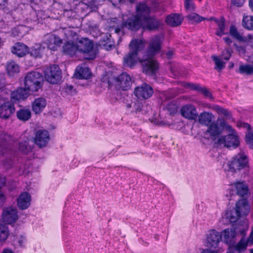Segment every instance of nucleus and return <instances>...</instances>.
Listing matches in <instances>:
<instances>
[{
	"instance_id": "obj_1",
	"label": "nucleus",
	"mask_w": 253,
	"mask_h": 253,
	"mask_svg": "<svg viewBox=\"0 0 253 253\" xmlns=\"http://www.w3.org/2000/svg\"><path fill=\"white\" fill-rule=\"evenodd\" d=\"M150 7L145 3H140L136 6V14H123V23L115 28V32L119 33L124 27L131 31H136L142 28L149 31L158 29L161 24L160 20L149 16Z\"/></svg>"
},
{
	"instance_id": "obj_2",
	"label": "nucleus",
	"mask_w": 253,
	"mask_h": 253,
	"mask_svg": "<svg viewBox=\"0 0 253 253\" xmlns=\"http://www.w3.org/2000/svg\"><path fill=\"white\" fill-rule=\"evenodd\" d=\"M163 41L162 36L152 38L149 42L146 55L143 58L139 60L143 67V72L146 74L153 75L158 70V63L152 58L160 50Z\"/></svg>"
},
{
	"instance_id": "obj_3",
	"label": "nucleus",
	"mask_w": 253,
	"mask_h": 253,
	"mask_svg": "<svg viewBox=\"0 0 253 253\" xmlns=\"http://www.w3.org/2000/svg\"><path fill=\"white\" fill-rule=\"evenodd\" d=\"M43 83L42 75L37 72L28 73L25 78L24 86L29 92L38 91Z\"/></svg>"
},
{
	"instance_id": "obj_4",
	"label": "nucleus",
	"mask_w": 253,
	"mask_h": 253,
	"mask_svg": "<svg viewBox=\"0 0 253 253\" xmlns=\"http://www.w3.org/2000/svg\"><path fill=\"white\" fill-rule=\"evenodd\" d=\"M76 43L78 52L82 53L85 59L91 60L95 58L97 53L92 41L87 38H81Z\"/></svg>"
},
{
	"instance_id": "obj_5",
	"label": "nucleus",
	"mask_w": 253,
	"mask_h": 253,
	"mask_svg": "<svg viewBox=\"0 0 253 253\" xmlns=\"http://www.w3.org/2000/svg\"><path fill=\"white\" fill-rule=\"evenodd\" d=\"M248 163L247 156L243 153H239L228 163V170L234 172L246 167Z\"/></svg>"
},
{
	"instance_id": "obj_6",
	"label": "nucleus",
	"mask_w": 253,
	"mask_h": 253,
	"mask_svg": "<svg viewBox=\"0 0 253 253\" xmlns=\"http://www.w3.org/2000/svg\"><path fill=\"white\" fill-rule=\"evenodd\" d=\"M61 71L56 65H52L44 71L45 79L51 84L57 83L61 79Z\"/></svg>"
},
{
	"instance_id": "obj_7",
	"label": "nucleus",
	"mask_w": 253,
	"mask_h": 253,
	"mask_svg": "<svg viewBox=\"0 0 253 253\" xmlns=\"http://www.w3.org/2000/svg\"><path fill=\"white\" fill-rule=\"evenodd\" d=\"M226 136L219 137L217 139V143L220 146L226 147H236L239 144L238 137L234 130Z\"/></svg>"
},
{
	"instance_id": "obj_8",
	"label": "nucleus",
	"mask_w": 253,
	"mask_h": 253,
	"mask_svg": "<svg viewBox=\"0 0 253 253\" xmlns=\"http://www.w3.org/2000/svg\"><path fill=\"white\" fill-rule=\"evenodd\" d=\"M181 115L188 120H195L198 116L196 107L192 104H187L182 106L180 110Z\"/></svg>"
},
{
	"instance_id": "obj_9",
	"label": "nucleus",
	"mask_w": 253,
	"mask_h": 253,
	"mask_svg": "<svg viewBox=\"0 0 253 253\" xmlns=\"http://www.w3.org/2000/svg\"><path fill=\"white\" fill-rule=\"evenodd\" d=\"M134 93L138 99H147L152 96L153 90L150 85L143 84L141 86L135 88Z\"/></svg>"
},
{
	"instance_id": "obj_10",
	"label": "nucleus",
	"mask_w": 253,
	"mask_h": 253,
	"mask_svg": "<svg viewBox=\"0 0 253 253\" xmlns=\"http://www.w3.org/2000/svg\"><path fill=\"white\" fill-rule=\"evenodd\" d=\"M221 239L220 234L214 230H211L208 235L206 246L213 249L220 248L219 244Z\"/></svg>"
},
{
	"instance_id": "obj_11",
	"label": "nucleus",
	"mask_w": 253,
	"mask_h": 253,
	"mask_svg": "<svg viewBox=\"0 0 253 253\" xmlns=\"http://www.w3.org/2000/svg\"><path fill=\"white\" fill-rule=\"evenodd\" d=\"M15 111L13 103L10 101L5 102L0 106V118L8 119L11 117Z\"/></svg>"
},
{
	"instance_id": "obj_12",
	"label": "nucleus",
	"mask_w": 253,
	"mask_h": 253,
	"mask_svg": "<svg viewBox=\"0 0 253 253\" xmlns=\"http://www.w3.org/2000/svg\"><path fill=\"white\" fill-rule=\"evenodd\" d=\"M44 43L47 47L52 50H56L62 43V40L58 37L53 34H47L44 36Z\"/></svg>"
},
{
	"instance_id": "obj_13",
	"label": "nucleus",
	"mask_w": 253,
	"mask_h": 253,
	"mask_svg": "<svg viewBox=\"0 0 253 253\" xmlns=\"http://www.w3.org/2000/svg\"><path fill=\"white\" fill-rule=\"evenodd\" d=\"M116 85L124 90L129 89L131 85V79L126 73L120 75L116 79Z\"/></svg>"
},
{
	"instance_id": "obj_14",
	"label": "nucleus",
	"mask_w": 253,
	"mask_h": 253,
	"mask_svg": "<svg viewBox=\"0 0 253 253\" xmlns=\"http://www.w3.org/2000/svg\"><path fill=\"white\" fill-rule=\"evenodd\" d=\"M34 140L35 143L40 147L45 146L49 140V134L48 131L44 129L38 130Z\"/></svg>"
},
{
	"instance_id": "obj_15",
	"label": "nucleus",
	"mask_w": 253,
	"mask_h": 253,
	"mask_svg": "<svg viewBox=\"0 0 253 253\" xmlns=\"http://www.w3.org/2000/svg\"><path fill=\"white\" fill-rule=\"evenodd\" d=\"M221 238L229 247L234 245L236 241V233L234 229H226L220 234Z\"/></svg>"
},
{
	"instance_id": "obj_16",
	"label": "nucleus",
	"mask_w": 253,
	"mask_h": 253,
	"mask_svg": "<svg viewBox=\"0 0 253 253\" xmlns=\"http://www.w3.org/2000/svg\"><path fill=\"white\" fill-rule=\"evenodd\" d=\"M2 218L7 224H12L18 219L16 209L14 208H7L2 213Z\"/></svg>"
},
{
	"instance_id": "obj_17",
	"label": "nucleus",
	"mask_w": 253,
	"mask_h": 253,
	"mask_svg": "<svg viewBox=\"0 0 253 253\" xmlns=\"http://www.w3.org/2000/svg\"><path fill=\"white\" fill-rule=\"evenodd\" d=\"M179 84L185 87L192 90H196L201 91L206 97L213 100V97L211 93L205 87H202L199 84H191L187 82H180Z\"/></svg>"
},
{
	"instance_id": "obj_18",
	"label": "nucleus",
	"mask_w": 253,
	"mask_h": 253,
	"mask_svg": "<svg viewBox=\"0 0 253 253\" xmlns=\"http://www.w3.org/2000/svg\"><path fill=\"white\" fill-rule=\"evenodd\" d=\"M231 191L232 192V194H233V191H236V193L240 196H244L247 194L248 192V187L244 182H238L231 184Z\"/></svg>"
},
{
	"instance_id": "obj_19",
	"label": "nucleus",
	"mask_w": 253,
	"mask_h": 253,
	"mask_svg": "<svg viewBox=\"0 0 253 253\" xmlns=\"http://www.w3.org/2000/svg\"><path fill=\"white\" fill-rule=\"evenodd\" d=\"M250 207L246 199L239 200L236 205L235 211L240 216L248 214Z\"/></svg>"
},
{
	"instance_id": "obj_20",
	"label": "nucleus",
	"mask_w": 253,
	"mask_h": 253,
	"mask_svg": "<svg viewBox=\"0 0 253 253\" xmlns=\"http://www.w3.org/2000/svg\"><path fill=\"white\" fill-rule=\"evenodd\" d=\"M91 72L89 69L85 66V64L78 66L76 69L75 76L79 79H87L90 77Z\"/></svg>"
},
{
	"instance_id": "obj_21",
	"label": "nucleus",
	"mask_w": 253,
	"mask_h": 253,
	"mask_svg": "<svg viewBox=\"0 0 253 253\" xmlns=\"http://www.w3.org/2000/svg\"><path fill=\"white\" fill-rule=\"evenodd\" d=\"M17 201L18 207L22 210H25L30 205L31 196L29 193L24 192L20 194Z\"/></svg>"
},
{
	"instance_id": "obj_22",
	"label": "nucleus",
	"mask_w": 253,
	"mask_h": 253,
	"mask_svg": "<svg viewBox=\"0 0 253 253\" xmlns=\"http://www.w3.org/2000/svg\"><path fill=\"white\" fill-rule=\"evenodd\" d=\"M46 105V100L42 97L38 98L32 103V110L36 114L41 113Z\"/></svg>"
},
{
	"instance_id": "obj_23",
	"label": "nucleus",
	"mask_w": 253,
	"mask_h": 253,
	"mask_svg": "<svg viewBox=\"0 0 253 253\" xmlns=\"http://www.w3.org/2000/svg\"><path fill=\"white\" fill-rule=\"evenodd\" d=\"M129 46L130 52L137 54L138 51L144 48L145 43L142 40L133 39L130 42Z\"/></svg>"
},
{
	"instance_id": "obj_24",
	"label": "nucleus",
	"mask_w": 253,
	"mask_h": 253,
	"mask_svg": "<svg viewBox=\"0 0 253 253\" xmlns=\"http://www.w3.org/2000/svg\"><path fill=\"white\" fill-rule=\"evenodd\" d=\"M29 91L25 87L18 88L11 93V99L13 101L24 100L28 96Z\"/></svg>"
},
{
	"instance_id": "obj_25",
	"label": "nucleus",
	"mask_w": 253,
	"mask_h": 253,
	"mask_svg": "<svg viewBox=\"0 0 253 253\" xmlns=\"http://www.w3.org/2000/svg\"><path fill=\"white\" fill-rule=\"evenodd\" d=\"M198 117L199 123L207 126L211 124L212 120L214 118V115L211 113L208 112L201 113Z\"/></svg>"
},
{
	"instance_id": "obj_26",
	"label": "nucleus",
	"mask_w": 253,
	"mask_h": 253,
	"mask_svg": "<svg viewBox=\"0 0 253 253\" xmlns=\"http://www.w3.org/2000/svg\"><path fill=\"white\" fill-rule=\"evenodd\" d=\"M12 52L19 57H22L28 53V47L22 43L18 42L13 46Z\"/></svg>"
},
{
	"instance_id": "obj_27",
	"label": "nucleus",
	"mask_w": 253,
	"mask_h": 253,
	"mask_svg": "<svg viewBox=\"0 0 253 253\" xmlns=\"http://www.w3.org/2000/svg\"><path fill=\"white\" fill-rule=\"evenodd\" d=\"M222 129L220 128L218 124L213 122L209 125L206 132L210 135L212 139L214 140L216 136H218L222 133Z\"/></svg>"
},
{
	"instance_id": "obj_28",
	"label": "nucleus",
	"mask_w": 253,
	"mask_h": 253,
	"mask_svg": "<svg viewBox=\"0 0 253 253\" xmlns=\"http://www.w3.org/2000/svg\"><path fill=\"white\" fill-rule=\"evenodd\" d=\"M183 18L177 14H171L166 17V23L170 26L176 27L180 25Z\"/></svg>"
},
{
	"instance_id": "obj_29",
	"label": "nucleus",
	"mask_w": 253,
	"mask_h": 253,
	"mask_svg": "<svg viewBox=\"0 0 253 253\" xmlns=\"http://www.w3.org/2000/svg\"><path fill=\"white\" fill-rule=\"evenodd\" d=\"M140 59V58H137V54L130 51V52L124 58V62L125 65L131 67L134 66L138 61H139Z\"/></svg>"
},
{
	"instance_id": "obj_30",
	"label": "nucleus",
	"mask_w": 253,
	"mask_h": 253,
	"mask_svg": "<svg viewBox=\"0 0 253 253\" xmlns=\"http://www.w3.org/2000/svg\"><path fill=\"white\" fill-rule=\"evenodd\" d=\"M63 52L68 55L73 56L78 52L77 43L68 42L63 47Z\"/></svg>"
},
{
	"instance_id": "obj_31",
	"label": "nucleus",
	"mask_w": 253,
	"mask_h": 253,
	"mask_svg": "<svg viewBox=\"0 0 253 253\" xmlns=\"http://www.w3.org/2000/svg\"><path fill=\"white\" fill-rule=\"evenodd\" d=\"M239 217V215L236 211L235 212L233 210H227L225 213L223 219L225 220V223L228 224L236 221Z\"/></svg>"
},
{
	"instance_id": "obj_32",
	"label": "nucleus",
	"mask_w": 253,
	"mask_h": 253,
	"mask_svg": "<svg viewBox=\"0 0 253 253\" xmlns=\"http://www.w3.org/2000/svg\"><path fill=\"white\" fill-rule=\"evenodd\" d=\"M212 109L219 115L223 116L227 119H231L232 114L230 111L217 105H213Z\"/></svg>"
},
{
	"instance_id": "obj_33",
	"label": "nucleus",
	"mask_w": 253,
	"mask_h": 253,
	"mask_svg": "<svg viewBox=\"0 0 253 253\" xmlns=\"http://www.w3.org/2000/svg\"><path fill=\"white\" fill-rule=\"evenodd\" d=\"M6 68L7 72L9 76H13L19 71L18 65L14 61H10L7 63Z\"/></svg>"
},
{
	"instance_id": "obj_34",
	"label": "nucleus",
	"mask_w": 253,
	"mask_h": 253,
	"mask_svg": "<svg viewBox=\"0 0 253 253\" xmlns=\"http://www.w3.org/2000/svg\"><path fill=\"white\" fill-rule=\"evenodd\" d=\"M178 92L175 89H172L167 91L162 92L160 94V97L163 100H167L176 96L178 94Z\"/></svg>"
},
{
	"instance_id": "obj_35",
	"label": "nucleus",
	"mask_w": 253,
	"mask_h": 253,
	"mask_svg": "<svg viewBox=\"0 0 253 253\" xmlns=\"http://www.w3.org/2000/svg\"><path fill=\"white\" fill-rule=\"evenodd\" d=\"M186 18L191 23H199L206 19V18L201 16L196 13H191L186 16Z\"/></svg>"
},
{
	"instance_id": "obj_36",
	"label": "nucleus",
	"mask_w": 253,
	"mask_h": 253,
	"mask_svg": "<svg viewBox=\"0 0 253 253\" xmlns=\"http://www.w3.org/2000/svg\"><path fill=\"white\" fill-rule=\"evenodd\" d=\"M31 115V111L29 109H21L17 112V118L22 121L28 120Z\"/></svg>"
},
{
	"instance_id": "obj_37",
	"label": "nucleus",
	"mask_w": 253,
	"mask_h": 253,
	"mask_svg": "<svg viewBox=\"0 0 253 253\" xmlns=\"http://www.w3.org/2000/svg\"><path fill=\"white\" fill-rule=\"evenodd\" d=\"M242 24L244 28L248 30H253V16H244Z\"/></svg>"
},
{
	"instance_id": "obj_38",
	"label": "nucleus",
	"mask_w": 253,
	"mask_h": 253,
	"mask_svg": "<svg viewBox=\"0 0 253 253\" xmlns=\"http://www.w3.org/2000/svg\"><path fill=\"white\" fill-rule=\"evenodd\" d=\"M215 123H217L220 128H221L222 130L223 129H225L229 132H232L234 130L232 126L228 125L225 119L222 118H217Z\"/></svg>"
},
{
	"instance_id": "obj_39",
	"label": "nucleus",
	"mask_w": 253,
	"mask_h": 253,
	"mask_svg": "<svg viewBox=\"0 0 253 253\" xmlns=\"http://www.w3.org/2000/svg\"><path fill=\"white\" fill-rule=\"evenodd\" d=\"M215 22L216 23L218 28L216 32V35L218 36H222L224 35L225 33V23L224 21L221 20H215Z\"/></svg>"
},
{
	"instance_id": "obj_40",
	"label": "nucleus",
	"mask_w": 253,
	"mask_h": 253,
	"mask_svg": "<svg viewBox=\"0 0 253 253\" xmlns=\"http://www.w3.org/2000/svg\"><path fill=\"white\" fill-rule=\"evenodd\" d=\"M212 59L214 61L215 64L214 68L218 71H220L225 67V62H223L221 59L215 55L211 56Z\"/></svg>"
},
{
	"instance_id": "obj_41",
	"label": "nucleus",
	"mask_w": 253,
	"mask_h": 253,
	"mask_svg": "<svg viewBox=\"0 0 253 253\" xmlns=\"http://www.w3.org/2000/svg\"><path fill=\"white\" fill-rule=\"evenodd\" d=\"M9 235L7 228L4 225L0 224V242L5 241Z\"/></svg>"
},
{
	"instance_id": "obj_42",
	"label": "nucleus",
	"mask_w": 253,
	"mask_h": 253,
	"mask_svg": "<svg viewBox=\"0 0 253 253\" xmlns=\"http://www.w3.org/2000/svg\"><path fill=\"white\" fill-rule=\"evenodd\" d=\"M239 72L241 74H252L253 73V66L250 65H241L239 67Z\"/></svg>"
},
{
	"instance_id": "obj_43",
	"label": "nucleus",
	"mask_w": 253,
	"mask_h": 253,
	"mask_svg": "<svg viewBox=\"0 0 253 253\" xmlns=\"http://www.w3.org/2000/svg\"><path fill=\"white\" fill-rule=\"evenodd\" d=\"M230 34L239 41H243V38L239 34L236 27L234 26H231L230 28Z\"/></svg>"
},
{
	"instance_id": "obj_44",
	"label": "nucleus",
	"mask_w": 253,
	"mask_h": 253,
	"mask_svg": "<svg viewBox=\"0 0 253 253\" xmlns=\"http://www.w3.org/2000/svg\"><path fill=\"white\" fill-rule=\"evenodd\" d=\"M248 243V240L246 241L244 239H241L240 241L235 246V249L239 252L244 250L246 249Z\"/></svg>"
},
{
	"instance_id": "obj_45",
	"label": "nucleus",
	"mask_w": 253,
	"mask_h": 253,
	"mask_svg": "<svg viewBox=\"0 0 253 253\" xmlns=\"http://www.w3.org/2000/svg\"><path fill=\"white\" fill-rule=\"evenodd\" d=\"M166 108L170 114H174L177 111V107L176 104L170 103L168 104Z\"/></svg>"
},
{
	"instance_id": "obj_46",
	"label": "nucleus",
	"mask_w": 253,
	"mask_h": 253,
	"mask_svg": "<svg viewBox=\"0 0 253 253\" xmlns=\"http://www.w3.org/2000/svg\"><path fill=\"white\" fill-rule=\"evenodd\" d=\"M19 149L24 153H27L28 151H31L32 148L28 145L26 141L21 142L19 144Z\"/></svg>"
},
{
	"instance_id": "obj_47",
	"label": "nucleus",
	"mask_w": 253,
	"mask_h": 253,
	"mask_svg": "<svg viewBox=\"0 0 253 253\" xmlns=\"http://www.w3.org/2000/svg\"><path fill=\"white\" fill-rule=\"evenodd\" d=\"M184 5L187 10L193 11L195 9V6L192 0H185Z\"/></svg>"
},
{
	"instance_id": "obj_48",
	"label": "nucleus",
	"mask_w": 253,
	"mask_h": 253,
	"mask_svg": "<svg viewBox=\"0 0 253 253\" xmlns=\"http://www.w3.org/2000/svg\"><path fill=\"white\" fill-rule=\"evenodd\" d=\"M246 141L250 148L253 149V131H249L247 134Z\"/></svg>"
},
{
	"instance_id": "obj_49",
	"label": "nucleus",
	"mask_w": 253,
	"mask_h": 253,
	"mask_svg": "<svg viewBox=\"0 0 253 253\" xmlns=\"http://www.w3.org/2000/svg\"><path fill=\"white\" fill-rule=\"evenodd\" d=\"M223 252V250L222 248L217 249L209 248L203 250L201 253H221Z\"/></svg>"
},
{
	"instance_id": "obj_50",
	"label": "nucleus",
	"mask_w": 253,
	"mask_h": 253,
	"mask_svg": "<svg viewBox=\"0 0 253 253\" xmlns=\"http://www.w3.org/2000/svg\"><path fill=\"white\" fill-rule=\"evenodd\" d=\"M222 58L226 61L229 60L231 57V52L229 49L224 50L222 54Z\"/></svg>"
},
{
	"instance_id": "obj_51",
	"label": "nucleus",
	"mask_w": 253,
	"mask_h": 253,
	"mask_svg": "<svg viewBox=\"0 0 253 253\" xmlns=\"http://www.w3.org/2000/svg\"><path fill=\"white\" fill-rule=\"evenodd\" d=\"M232 3L237 7L242 6L244 2V0H231Z\"/></svg>"
},
{
	"instance_id": "obj_52",
	"label": "nucleus",
	"mask_w": 253,
	"mask_h": 253,
	"mask_svg": "<svg viewBox=\"0 0 253 253\" xmlns=\"http://www.w3.org/2000/svg\"><path fill=\"white\" fill-rule=\"evenodd\" d=\"M248 243L249 245H253V227L249 237L248 239Z\"/></svg>"
},
{
	"instance_id": "obj_53",
	"label": "nucleus",
	"mask_w": 253,
	"mask_h": 253,
	"mask_svg": "<svg viewBox=\"0 0 253 253\" xmlns=\"http://www.w3.org/2000/svg\"><path fill=\"white\" fill-rule=\"evenodd\" d=\"M5 183V178L4 176L0 175V188L3 187Z\"/></svg>"
},
{
	"instance_id": "obj_54",
	"label": "nucleus",
	"mask_w": 253,
	"mask_h": 253,
	"mask_svg": "<svg viewBox=\"0 0 253 253\" xmlns=\"http://www.w3.org/2000/svg\"><path fill=\"white\" fill-rule=\"evenodd\" d=\"M5 198L4 195L0 191V206H2L5 201Z\"/></svg>"
},
{
	"instance_id": "obj_55",
	"label": "nucleus",
	"mask_w": 253,
	"mask_h": 253,
	"mask_svg": "<svg viewBox=\"0 0 253 253\" xmlns=\"http://www.w3.org/2000/svg\"><path fill=\"white\" fill-rule=\"evenodd\" d=\"M173 55V52L172 51H169L166 53V56L168 58H170Z\"/></svg>"
},
{
	"instance_id": "obj_56",
	"label": "nucleus",
	"mask_w": 253,
	"mask_h": 253,
	"mask_svg": "<svg viewBox=\"0 0 253 253\" xmlns=\"http://www.w3.org/2000/svg\"><path fill=\"white\" fill-rule=\"evenodd\" d=\"M118 20L116 18H112L110 20V24H117Z\"/></svg>"
},
{
	"instance_id": "obj_57",
	"label": "nucleus",
	"mask_w": 253,
	"mask_h": 253,
	"mask_svg": "<svg viewBox=\"0 0 253 253\" xmlns=\"http://www.w3.org/2000/svg\"><path fill=\"white\" fill-rule=\"evenodd\" d=\"M223 39H224V41L226 43H227L228 44H230L232 42V41L229 38L226 37V38H224Z\"/></svg>"
},
{
	"instance_id": "obj_58",
	"label": "nucleus",
	"mask_w": 253,
	"mask_h": 253,
	"mask_svg": "<svg viewBox=\"0 0 253 253\" xmlns=\"http://www.w3.org/2000/svg\"><path fill=\"white\" fill-rule=\"evenodd\" d=\"M249 6L253 11V0H249Z\"/></svg>"
},
{
	"instance_id": "obj_59",
	"label": "nucleus",
	"mask_w": 253,
	"mask_h": 253,
	"mask_svg": "<svg viewBox=\"0 0 253 253\" xmlns=\"http://www.w3.org/2000/svg\"><path fill=\"white\" fill-rule=\"evenodd\" d=\"M2 253H13L12 251L8 250V249H5L3 250Z\"/></svg>"
},
{
	"instance_id": "obj_60",
	"label": "nucleus",
	"mask_w": 253,
	"mask_h": 253,
	"mask_svg": "<svg viewBox=\"0 0 253 253\" xmlns=\"http://www.w3.org/2000/svg\"><path fill=\"white\" fill-rule=\"evenodd\" d=\"M206 20H209V21H212V20H213V21H215V20H218V19H217L215 18L214 17H211V18H209V19H207V18H206Z\"/></svg>"
},
{
	"instance_id": "obj_61",
	"label": "nucleus",
	"mask_w": 253,
	"mask_h": 253,
	"mask_svg": "<svg viewBox=\"0 0 253 253\" xmlns=\"http://www.w3.org/2000/svg\"><path fill=\"white\" fill-rule=\"evenodd\" d=\"M24 240H25V238H22V239H21V240H19V244L20 246H22V244L23 242H24Z\"/></svg>"
},
{
	"instance_id": "obj_62",
	"label": "nucleus",
	"mask_w": 253,
	"mask_h": 253,
	"mask_svg": "<svg viewBox=\"0 0 253 253\" xmlns=\"http://www.w3.org/2000/svg\"><path fill=\"white\" fill-rule=\"evenodd\" d=\"M247 230V228L245 229L244 231H242L241 232V234L243 235Z\"/></svg>"
},
{
	"instance_id": "obj_63",
	"label": "nucleus",
	"mask_w": 253,
	"mask_h": 253,
	"mask_svg": "<svg viewBox=\"0 0 253 253\" xmlns=\"http://www.w3.org/2000/svg\"><path fill=\"white\" fill-rule=\"evenodd\" d=\"M213 106V105H210V104H208L207 105V107L209 108H210V109H212V107Z\"/></svg>"
},
{
	"instance_id": "obj_64",
	"label": "nucleus",
	"mask_w": 253,
	"mask_h": 253,
	"mask_svg": "<svg viewBox=\"0 0 253 253\" xmlns=\"http://www.w3.org/2000/svg\"><path fill=\"white\" fill-rule=\"evenodd\" d=\"M115 2H121L122 0H113Z\"/></svg>"
}]
</instances>
